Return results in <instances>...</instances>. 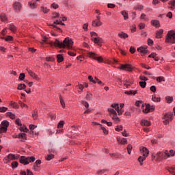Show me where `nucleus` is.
<instances>
[{"label":"nucleus","mask_w":175,"mask_h":175,"mask_svg":"<svg viewBox=\"0 0 175 175\" xmlns=\"http://www.w3.org/2000/svg\"><path fill=\"white\" fill-rule=\"evenodd\" d=\"M29 6L31 9H36L38 8V3L29 1Z\"/></svg>","instance_id":"29"},{"label":"nucleus","mask_w":175,"mask_h":175,"mask_svg":"<svg viewBox=\"0 0 175 175\" xmlns=\"http://www.w3.org/2000/svg\"><path fill=\"white\" fill-rule=\"evenodd\" d=\"M7 117H10L11 120H15L16 119V114L12 113V112H7L6 113Z\"/></svg>","instance_id":"34"},{"label":"nucleus","mask_w":175,"mask_h":175,"mask_svg":"<svg viewBox=\"0 0 175 175\" xmlns=\"http://www.w3.org/2000/svg\"><path fill=\"white\" fill-rule=\"evenodd\" d=\"M141 125L142 126H150L151 125V122L146 120H142L141 121Z\"/></svg>","instance_id":"23"},{"label":"nucleus","mask_w":175,"mask_h":175,"mask_svg":"<svg viewBox=\"0 0 175 175\" xmlns=\"http://www.w3.org/2000/svg\"><path fill=\"white\" fill-rule=\"evenodd\" d=\"M0 19L1 21H3V23H8V16L5 13H1L0 14Z\"/></svg>","instance_id":"22"},{"label":"nucleus","mask_w":175,"mask_h":175,"mask_svg":"<svg viewBox=\"0 0 175 175\" xmlns=\"http://www.w3.org/2000/svg\"><path fill=\"white\" fill-rule=\"evenodd\" d=\"M20 163H22L23 165H29L28 158L25 156H21L20 158Z\"/></svg>","instance_id":"17"},{"label":"nucleus","mask_w":175,"mask_h":175,"mask_svg":"<svg viewBox=\"0 0 175 175\" xmlns=\"http://www.w3.org/2000/svg\"><path fill=\"white\" fill-rule=\"evenodd\" d=\"M137 51L138 53H140L142 54V56H144L146 55V54H147L148 53V50L147 49V48L143 47V46H140L139 48H137Z\"/></svg>","instance_id":"14"},{"label":"nucleus","mask_w":175,"mask_h":175,"mask_svg":"<svg viewBox=\"0 0 175 175\" xmlns=\"http://www.w3.org/2000/svg\"><path fill=\"white\" fill-rule=\"evenodd\" d=\"M9 29L11 31V32H13L14 33H16L17 32V27L13 25V23L9 25Z\"/></svg>","instance_id":"26"},{"label":"nucleus","mask_w":175,"mask_h":175,"mask_svg":"<svg viewBox=\"0 0 175 175\" xmlns=\"http://www.w3.org/2000/svg\"><path fill=\"white\" fill-rule=\"evenodd\" d=\"M11 166L12 169H16L18 166V162L17 161H14L12 163Z\"/></svg>","instance_id":"52"},{"label":"nucleus","mask_w":175,"mask_h":175,"mask_svg":"<svg viewBox=\"0 0 175 175\" xmlns=\"http://www.w3.org/2000/svg\"><path fill=\"white\" fill-rule=\"evenodd\" d=\"M65 125V121L64 120H61L58 124H57V128L58 129H61L62 128H64V126Z\"/></svg>","instance_id":"41"},{"label":"nucleus","mask_w":175,"mask_h":175,"mask_svg":"<svg viewBox=\"0 0 175 175\" xmlns=\"http://www.w3.org/2000/svg\"><path fill=\"white\" fill-rule=\"evenodd\" d=\"M0 126H3L4 128L8 129V126H9V122H8V120H3L1 123Z\"/></svg>","instance_id":"37"},{"label":"nucleus","mask_w":175,"mask_h":175,"mask_svg":"<svg viewBox=\"0 0 175 175\" xmlns=\"http://www.w3.org/2000/svg\"><path fill=\"white\" fill-rule=\"evenodd\" d=\"M27 72L34 80H36V81H40V77H39V76L36 75V73L33 72L31 69L27 68Z\"/></svg>","instance_id":"11"},{"label":"nucleus","mask_w":175,"mask_h":175,"mask_svg":"<svg viewBox=\"0 0 175 175\" xmlns=\"http://www.w3.org/2000/svg\"><path fill=\"white\" fill-rule=\"evenodd\" d=\"M81 103L85 107H86V109H88L90 107V104H88V102L85 100H82Z\"/></svg>","instance_id":"57"},{"label":"nucleus","mask_w":175,"mask_h":175,"mask_svg":"<svg viewBox=\"0 0 175 175\" xmlns=\"http://www.w3.org/2000/svg\"><path fill=\"white\" fill-rule=\"evenodd\" d=\"M5 132H8V129L6 127L0 126V133H5Z\"/></svg>","instance_id":"50"},{"label":"nucleus","mask_w":175,"mask_h":175,"mask_svg":"<svg viewBox=\"0 0 175 175\" xmlns=\"http://www.w3.org/2000/svg\"><path fill=\"white\" fill-rule=\"evenodd\" d=\"M168 5L170 6V9H172V10H175V0H171L168 2Z\"/></svg>","instance_id":"28"},{"label":"nucleus","mask_w":175,"mask_h":175,"mask_svg":"<svg viewBox=\"0 0 175 175\" xmlns=\"http://www.w3.org/2000/svg\"><path fill=\"white\" fill-rule=\"evenodd\" d=\"M100 129H102L104 135H109V130L106 129V127L100 125Z\"/></svg>","instance_id":"43"},{"label":"nucleus","mask_w":175,"mask_h":175,"mask_svg":"<svg viewBox=\"0 0 175 175\" xmlns=\"http://www.w3.org/2000/svg\"><path fill=\"white\" fill-rule=\"evenodd\" d=\"M165 43H172V44H175V31L170 30L167 31V33L165 36Z\"/></svg>","instance_id":"3"},{"label":"nucleus","mask_w":175,"mask_h":175,"mask_svg":"<svg viewBox=\"0 0 175 175\" xmlns=\"http://www.w3.org/2000/svg\"><path fill=\"white\" fill-rule=\"evenodd\" d=\"M25 79V74L24 73H21L18 77V79L21 80V81H24V79Z\"/></svg>","instance_id":"63"},{"label":"nucleus","mask_w":175,"mask_h":175,"mask_svg":"<svg viewBox=\"0 0 175 175\" xmlns=\"http://www.w3.org/2000/svg\"><path fill=\"white\" fill-rule=\"evenodd\" d=\"M85 98H86L87 100H91V99H92V94L88 93L86 94V97Z\"/></svg>","instance_id":"64"},{"label":"nucleus","mask_w":175,"mask_h":175,"mask_svg":"<svg viewBox=\"0 0 175 175\" xmlns=\"http://www.w3.org/2000/svg\"><path fill=\"white\" fill-rule=\"evenodd\" d=\"M57 62L61 63L62 61H64V56L62 55H57Z\"/></svg>","instance_id":"48"},{"label":"nucleus","mask_w":175,"mask_h":175,"mask_svg":"<svg viewBox=\"0 0 175 175\" xmlns=\"http://www.w3.org/2000/svg\"><path fill=\"white\" fill-rule=\"evenodd\" d=\"M59 18V13L58 12L52 13V18Z\"/></svg>","instance_id":"54"},{"label":"nucleus","mask_w":175,"mask_h":175,"mask_svg":"<svg viewBox=\"0 0 175 175\" xmlns=\"http://www.w3.org/2000/svg\"><path fill=\"white\" fill-rule=\"evenodd\" d=\"M150 23L153 27H155V28L161 27V23H159V21L158 20H152Z\"/></svg>","instance_id":"20"},{"label":"nucleus","mask_w":175,"mask_h":175,"mask_svg":"<svg viewBox=\"0 0 175 175\" xmlns=\"http://www.w3.org/2000/svg\"><path fill=\"white\" fill-rule=\"evenodd\" d=\"M175 151L173 150H165V152H158L155 155L154 158L157 162H161V161H163V159H167V158H170V157H174Z\"/></svg>","instance_id":"2"},{"label":"nucleus","mask_w":175,"mask_h":175,"mask_svg":"<svg viewBox=\"0 0 175 175\" xmlns=\"http://www.w3.org/2000/svg\"><path fill=\"white\" fill-rule=\"evenodd\" d=\"M152 100L153 102L159 103L161 102V97H157L155 95H152Z\"/></svg>","instance_id":"39"},{"label":"nucleus","mask_w":175,"mask_h":175,"mask_svg":"<svg viewBox=\"0 0 175 175\" xmlns=\"http://www.w3.org/2000/svg\"><path fill=\"white\" fill-rule=\"evenodd\" d=\"M53 158H54V154H49L47 155V157H46V161H51V159H53Z\"/></svg>","instance_id":"58"},{"label":"nucleus","mask_w":175,"mask_h":175,"mask_svg":"<svg viewBox=\"0 0 175 175\" xmlns=\"http://www.w3.org/2000/svg\"><path fill=\"white\" fill-rule=\"evenodd\" d=\"M15 124H16L18 126H23V124L21 123V120H20V118L16 120Z\"/></svg>","instance_id":"62"},{"label":"nucleus","mask_w":175,"mask_h":175,"mask_svg":"<svg viewBox=\"0 0 175 175\" xmlns=\"http://www.w3.org/2000/svg\"><path fill=\"white\" fill-rule=\"evenodd\" d=\"M133 148V146H132L131 144H129L126 147L127 152L129 155H131V153L132 152V149Z\"/></svg>","instance_id":"42"},{"label":"nucleus","mask_w":175,"mask_h":175,"mask_svg":"<svg viewBox=\"0 0 175 175\" xmlns=\"http://www.w3.org/2000/svg\"><path fill=\"white\" fill-rule=\"evenodd\" d=\"M19 129L21 132H26V133L28 132V129L25 126H21Z\"/></svg>","instance_id":"59"},{"label":"nucleus","mask_w":175,"mask_h":175,"mask_svg":"<svg viewBox=\"0 0 175 175\" xmlns=\"http://www.w3.org/2000/svg\"><path fill=\"white\" fill-rule=\"evenodd\" d=\"M163 35V29H160L156 31V38L161 39Z\"/></svg>","instance_id":"21"},{"label":"nucleus","mask_w":175,"mask_h":175,"mask_svg":"<svg viewBox=\"0 0 175 175\" xmlns=\"http://www.w3.org/2000/svg\"><path fill=\"white\" fill-rule=\"evenodd\" d=\"M25 88H27V85H25V84L24 83H20L18 85V87H17V90H18L19 91L25 90Z\"/></svg>","instance_id":"33"},{"label":"nucleus","mask_w":175,"mask_h":175,"mask_svg":"<svg viewBox=\"0 0 175 175\" xmlns=\"http://www.w3.org/2000/svg\"><path fill=\"white\" fill-rule=\"evenodd\" d=\"M106 172H107V169L98 170L96 172V174L98 175L105 174Z\"/></svg>","instance_id":"40"},{"label":"nucleus","mask_w":175,"mask_h":175,"mask_svg":"<svg viewBox=\"0 0 175 175\" xmlns=\"http://www.w3.org/2000/svg\"><path fill=\"white\" fill-rule=\"evenodd\" d=\"M142 109L143 110V113H150V104H142Z\"/></svg>","instance_id":"16"},{"label":"nucleus","mask_w":175,"mask_h":175,"mask_svg":"<svg viewBox=\"0 0 175 175\" xmlns=\"http://www.w3.org/2000/svg\"><path fill=\"white\" fill-rule=\"evenodd\" d=\"M52 44H54L55 47H59V49L70 50L73 47V40L69 37L66 38L63 42L56 39L54 42H52Z\"/></svg>","instance_id":"1"},{"label":"nucleus","mask_w":175,"mask_h":175,"mask_svg":"<svg viewBox=\"0 0 175 175\" xmlns=\"http://www.w3.org/2000/svg\"><path fill=\"white\" fill-rule=\"evenodd\" d=\"M109 108L113 109L115 111H117L118 116H122V113H124V109H122V108L120 109V105L118 103L111 104Z\"/></svg>","instance_id":"8"},{"label":"nucleus","mask_w":175,"mask_h":175,"mask_svg":"<svg viewBox=\"0 0 175 175\" xmlns=\"http://www.w3.org/2000/svg\"><path fill=\"white\" fill-rule=\"evenodd\" d=\"M147 159V156H140L138 157V162H139L141 166L143 165V162Z\"/></svg>","instance_id":"27"},{"label":"nucleus","mask_w":175,"mask_h":175,"mask_svg":"<svg viewBox=\"0 0 175 175\" xmlns=\"http://www.w3.org/2000/svg\"><path fill=\"white\" fill-rule=\"evenodd\" d=\"M93 42L96 44H98V46H102V44L103 43V39L100 37H95L94 38H93Z\"/></svg>","instance_id":"15"},{"label":"nucleus","mask_w":175,"mask_h":175,"mask_svg":"<svg viewBox=\"0 0 175 175\" xmlns=\"http://www.w3.org/2000/svg\"><path fill=\"white\" fill-rule=\"evenodd\" d=\"M59 99H60V103L62 105V107H63V109H65V107H66L65 100L61 96L59 97Z\"/></svg>","instance_id":"56"},{"label":"nucleus","mask_w":175,"mask_h":175,"mask_svg":"<svg viewBox=\"0 0 175 175\" xmlns=\"http://www.w3.org/2000/svg\"><path fill=\"white\" fill-rule=\"evenodd\" d=\"M18 139H23L22 142H25L27 140V135L25 133H19L17 135Z\"/></svg>","instance_id":"24"},{"label":"nucleus","mask_w":175,"mask_h":175,"mask_svg":"<svg viewBox=\"0 0 175 175\" xmlns=\"http://www.w3.org/2000/svg\"><path fill=\"white\" fill-rule=\"evenodd\" d=\"M10 106H11V107H12V109H17L19 108L18 104H17V103L14 102V101H10Z\"/></svg>","instance_id":"31"},{"label":"nucleus","mask_w":175,"mask_h":175,"mask_svg":"<svg viewBox=\"0 0 175 175\" xmlns=\"http://www.w3.org/2000/svg\"><path fill=\"white\" fill-rule=\"evenodd\" d=\"M32 117H33V120H37L38 119V109H35L33 111Z\"/></svg>","instance_id":"44"},{"label":"nucleus","mask_w":175,"mask_h":175,"mask_svg":"<svg viewBox=\"0 0 175 175\" xmlns=\"http://www.w3.org/2000/svg\"><path fill=\"white\" fill-rule=\"evenodd\" d=\"M156 80L158 83H162V81H165V77H157Z\"/></svg>","instance_id":"51"},{"label":"nucleus","mask_w":175,"mask_h":175,"mask_svg":"<svg viewBox=\"0 0 175 175\" xmlns=\"http://www.w3.org/2000/svg\"><path fill=\"white\" fill-rule=\"evenodd\" d=\"M126 69V70H128V72H132V70H133V67L132 66V65L129 64H122L120 66V70H125Z\"/></svg>","instance_id":"13"},{"label":"nucleus","mask_w":175,"mask_h":175,"mask_svg":"<svg viewBox=\"0 0 175 175\" xmlns=\"http://www.w3.org/2000/svg\"><path fill=\"white\" fill-rule=\"evenodd\" d=\"M118 36H119V38H120V39H126V38H129V35H128V33H124V32L119 33Z\"/></svg>","instance_id":"25"},{"label":"nucleus","mask_w":175,"mask_h":175,"mask_svg":"<svg viewBox=\"0 0 175 175\" xmlns=\"http://www.w3.org/2000/svg\"><path fill=\"white\" fill-rule=\"evenodd\" d=\"M88 80L90 81V83H92L93 84H96V81L94 79V77H92V76L90 75L88 77Z\"/></svg>","instance_id":"53"},{"label":"nucleus","mask_w":175,"mask_h":175,"mask_svg":"<svg viewBox=\"0 0 175 175\" xmlns=\"http://www.w3.org/2000/svg\"><path fill=\"white\" fill-rule=\"evenodd\" d=\"M139 85L141 88H146V86L147 85V83L146 81H140Z\"/></svg>","instance_id":"61"},{"label":"nucleus","mask_w":175,"mask_h":175,"mask_svg":"<svg viewBox=\"0 0 175 175\" xmlns=\"http://www.w3.org/2000/svg\"><path fill=\"white\" fill-rule=\"evenodd\" d=\"M103 25V23H102V21H98V20H94L92 21V27H94L95 28H98V27H102V25Z\"/></svg>","instance_id":"18"},{"label":"nucleus","mask_w":175,"mask_h":175,"mask_svg":"<svg viewBox=\"0 0 175 175\" xmlns=\"http://www.w3.org/2000/svg\"><path fill=\"white\" fill-rule=\"evenodd\" d=\"M121 14L123 16L124 20H128V18H129V14H128L126 11H122Z\"/></svg>","instance_id":"38"},{"label":"nucleus","mask_w":175,"mask_h":175,"mask_svg":"<svg viewBox=\"0 0 175 175\" xmlns=\"http://www.w3.org/2000/svg\"><path fill=\"white\" fill-rule=\"evenodd\" d=\"M40 9L41 12H42V13H44V14H47V13L50 12V9L47 8V7L42 6Z\"/></svg>","instance_id":"35"},{"label":"nucleus","mask_w":175,"mask_h":175,"mask_svg":"<svg viewBox=\"0 0 175 175\" xmlns=\"http://www.w3.org/2000/svg\"><path fill=\"white\" fill-rule=\"evenodd\" d=\"M60 23H61V19H57L53 23V24H48V25L49 27H53V29L55 28V29H56V31H58L59 32H62V29H61V28L56 26V25H59Z\"/></svg>","instance_id":"10"},{"label":"nucleus","mask_w":175,"mask_h":175,"mask_svg":"<svg viewBox=\"0 0 175 175\" xmlns=\"http://www.w3.org/2000/svg\"><path fill=\"white\" fill-rule=\"evenodd\" d=\"M13 40V36H7L5 38V42H12Z\"/></svg>","instance_id":"55"},{"label":"nucleus","mask_w":175,"mask_h":175,"mask_svg":"<svg viewBox=\"0 0 175 175\" xmlns=\"http://www.w3.org/2000/svg\"><path fill=\"white\" fill-rule=\"evenodd\" d=\"M163 122L164 125H167L170 122V121L173 120V113H167L164 115L163 118Z\"/></svg>","instance_id":"6"},{"label":"nucleus","mask_w":175,"mask_h":175,"mask_svg":"<svg viewBox=\"0 0 175 175\" xmlns=\"http://www.w3.org/2000/svg\"><path fill=\"white\" fill-rule=\"evenodd\" d=\"M20 158V154H9L3 159L4 163H9L10 161H16Z\"/></svg>","instance_id":"4"},{"label":"nucleus","mask_w":175,"mask_h":175,"mask_svg":"<svg viewBox=\"0 0 175 175\" xmlns=\"http://www.w3.org/2000/svg\"><path fill=\"white\" fill-rule=\"evenodd\" d=\"M123 84H124V87H126V88H129V87H131V85H132V84H133V82H129V81L126 80L123 82Z\"/></svg>","instance_id":"36"},{"label":"nucleus","mask_w":175,"mask_h":175,"mask_svg":"<svg viewBox=\"0 0 175 175\" xmlns=\"http://www.w3.org/2000/svg\"><path fill=\"white\" fill-rule=\"evenodd\" d=\"M124 127L122 126V125H118L115 128V131H116V132H121V131H122Z\"/></svg>","instance_id":"47"},{"label":"nucleus","mask_w":175,"mask_h":175,"mask_svg":"<svg viewBox=\"0 0 175 175\" xmlns=\"http://www.w3.org/2000/svg\"><path fill=\"white\" fill-rule=\"evenodd\" d=\"M6 111H8V107H0V113H6Z\"/></svg>","instance_id":"60"},{"label":"nucleus","mask_w":175,"mask_h":175,"mask_svg":"<svg viewBox=\"0 0 175 175\" xmlns=\"http://www.w3.org/2000/svg\"><path fill=\"white\" fill-rule=\"evenodd\" d=\"M117 140L119 143V144L125 145L128 144V139L126 138H120V137H117Z\"/></svg>","instance_id":"19"},{"label":"nucleus","mask_w":175,"mask_h":175,"mask_svg":"<svg viewBox=\"0 0 175 175\" xmlns=\"http://www.w3.org/2000/svg\"><path fill=\"white\" fill-rule=\"evenodd\" d=\"M166 170H168V172L170 173H171V174L175 175V165L173 167H167Z\"/></svg>","instance_id":"30"},{"label":"nucleus","mask_w":175,"mask_h":175,"mask_svg":"<svg viewBox=\"0 0 175 175\" xmlns=\"http://www.w3.org/2000/svg\"><path fill=\"white\" fill-rule=\"evenodd\" d=\"M139 152L144 157H148V154H150V150L145 146L139 147Z\"/></svg>","instance_id":"12"},{"label":"nucleus","mask_w":175,"mask_h":175,"mask_svg":"<svg viewBox=\"0 0 175 175\" xmlns=\"http://www.w3.org/2000/svg\"><path fill=\"white\" fill-rule=\"evenodd\" d=\"M34 161H35V157L33 156L27 157V162H29V163H31Z\"/></svg>","instance_id":"49"},{"label":"nucleus","mask_w":175,"mask_h":175,"mask_svg":"<svg viewBox=\"0 0 175 175\" xmlns=\"http://www.w3.org/2000/svg\"><path fill=\"white\" fill-rule=\"evenodd\" d=\"M126 95H136L137 94V90H129V91H126L124 92Z\"/></svg>","instance_id":"32"},{"label":"nucleus","mask_w":175,"mask_h":175,"mask_svg":"<svg viewBox=\"0 0 175 175\" xmlns=\"http://www.w3.org/2000/svg\"><path fill=\"white\" fill-rule=\"evenodd\" d=\"M165 100L167 103H172V102H173V97L167 96L165 97Z\"/></svg>","instance_id":"45"},{"label":"nucleus","mask_w":175,"mask_h":175,"mask_svg":"<svg viewBox=\"0 0 175 175\" xmlns=\"http://www.w3.org/2000/svg\"><path fill=\"white\" fill-rule=\"evenodd\" d=\"M107 111L109 113L110 117H112V120L114 122H120V119L117 116V111H116L114 109L109 107Z\"/></svg>","instance_id":"5"},{"label":"nucleus","mask_w":175,"mask_h":175,"mask_svg":"<svg viewBox=\"0 0 175 175\" xmlns=\"http://www.w3.org/2000/svg\"><path fill=\"white\" fill-rule=\"evenodd\" d=\"M88 55L90 58H92V59H95V61H97L98 62H103V58L102 56L96 57H95V53L94 52H88Z\"/></svg>","instance_id":"9"},{"label":"nucleus","mask_w":175,"mask_h":175,"mask_svg":"<svg viewBox=\"0 0 175 175\" xmlns=\"http://www.w3.org/2000/svg\"><path fill=\"white\" fill-rule=\"evenodd\" d=\"M12 8L16 13H20L23 10V4L20 1H15L12 4Z\"/></svg>","instance_id":"7"},{"label":"nucleus","mask_w":175,"mask_h":175,"mask_svg":"<svg viewBox=\"0 0 175 175\" xmlns=\"http://www.w3.org/2000/svg\"><path fill=\"white\" fill-rule=\"evenodd\" d=\"M90 35H91L92 40H94V38H98V33H96V32L95 31L90 32Z\"/></svg>","instance_id":"46"}]
</instances>
